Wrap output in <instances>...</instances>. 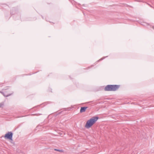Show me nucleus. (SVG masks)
Listing matches in <instances>:
<instances>
[{
  "label": "nucleus",
  "mask_w": 154,
  "mask_h": 154,
  "mask_svg": "<svg viewBox=\"0 0 154 154\" xmlns=\"http://www.w3.org/2000/svg\"><path fill=\"white\" fill-rule=\"evenodd\" d=\"M119 86L117 85H109L106 86L105 90L106 91H115L118 89Z\"/></svg>",
  "instance_id": "2"
},
{
  "label": "nucleus",
  "mask_w": 154,
  "mask_h": 154,
  "mask_svg": "<svg viewBox=\"0 0 154 154\" xmlns=\"http://www.w3.org/2000/svg\"><path fill=\"white\" fill-rule=\"evenodd\" d=\"M55 150H56V151H59V152H61V151H62L61 150L57 149H55Z\"/></svg>",
  "instance_id": "6"
},
{
  "label": "nucleus",
  "mask_w": 154,
  "mask_h": 154,
  "mask_svg": "<svg viewBox=\"0 0 154 154\" xmlns=\"http://www.w3.org/2000/svg\"><path fill=\"white\" fill-rule=\"evenodd\" d=\"M2 93L4 96H5L3 94V93L1 92Z\"/></svg>",
  "instance_id": "7"
},
{
  "label": "nucleus",
  "mask_w": 154,
  "mask_h": 154,
  "mask_svg": "<svg viewBox=\"0 0 154 154\" xmlns=\"http://www.w3.org/2000/svg\"><path fill=\"white\" fill-rule=\"evenodd\" d=\"M9 95H8L6 96V97H8V96H9Z\"/></svg>",
  "instance_id": "8"
},
{
  "label": "nucleus",
  "mask_w": 154,
  "mask_h": 154,
  "mask_svg": "<svg viewBox=\"0 0 154 154\" xmlns=\"http://www.w3.org/2000/svg\"><path fill=\"white\" fill-rule=\"evenodd\" d=\"M87 108V107H82L80 110V112H85Z\"/></svg>",
  "instance_id": "4"
},
{
  "label": "nucleus",
  "mask_w": 154,
  "mask_h": 154,
  "mask_svg": "<svg viewBox=\"0 0 154 154\" xmlns=\"http://www.w3.org/2000/svg\"><path fill=\"white\" fill-rule=\"evenodd\" d=\"M98 118L94 117L87 121L85 125V127L87 128L91 127L97 121Z\"/></svg>",
  "instance_id": "1"
},
{
  "label": "nucleus",
  "mask_w": 154,
  "mask_h": 154,
  "mask_svg": "<svg viewBox=\"0 0 154 154\" xmlns=\"http://www.w3.org/2000/svg\"><path fill=\"white\" fill-rule=\"evenodd\" d=\"M4 105L3 103H0V107H2Z\"/></svg>",
  "instance_id": "5"
},
{
  "label": "nucleus",
  "mask_w": 154,
  "mask_h": 154,
  "mask_svg": "<svg viewBox=\"0 0 154 154\" xmlns=\"http://www.w3.org/2000/svg\"><path fill=\"white\" fill-rule=\"evenodd\" d=\"M12 133L11 132H8L5 134L4 137L5 139H8L11 140H12Z\"/></svg>",
  "instance_id": "3"
}]
</instances>
